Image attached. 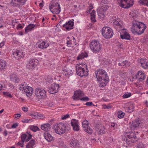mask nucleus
Segmentation results:
<instances>
[{
	"label": "nucleus",
	"instance_id": "2f4dec72",
	"mask_svg": "<svg viewBox=\"0 0 148 148\" xmlns=\"http://www.w3.org/2000/svg\"><path fill=\"white\" fill-rule=\"evenodd\" d=\"M7 65V64L5 61L0 59V70L5 69Z\"/></svg>",
	"mask_w": 148,
	"mask_h": 148
},
{
	"label": "nucleus",
	"instance_id": "ea45409f",
	"mask_svg": "<svg viewBox=\"0 0 148 148\" xmlns=\"http://www.w3.org/2000/svg\"><path fill=\"white\" fill-rule=\"evenodd\" d=\"M70 144L73 147L76 146L78 144L77 141L74 138L71 140Z\"/></svg>",
	"mask_w": 148,
	"mask_h": 148
},
{
	"label": "nucleus",
	"instance_id": "a878e982",
	"mask_svg": "<svg viewBox=\"0 0 148 148\" xmlns=\"http://www.w3.org/2000/svg\"><path fill=\"white\" fill-rule=\"evenodd\" d=\"M51 128V125L50 124L46 123L41 126V129L45 131H49Z\"/></svg>",
	"mask_w": 148,
	"mask_h": 148
},
{
	"label": "nucleus",
	"instance_id": "473e14b6",
	"mask_svg": "<svg viewBox=\"0 0 148 148\" xmlns=\"http://www.w3.org/2000/svg\"><path fill=\"white\" fill-rule=\"evenodd\" d=\"M66 44L69 47H74L77 45L76 42L72 41V40H67Z\"/></svg>",
	"mask_w": 148,
	"mask_h": 148
},
{
	"label": "nucleus",
	"instance_id": "f3484780",
	"mask_svg": "<svg viewBox=\"0 0 148 148\" xmlns=\"http://www.w3.org/2000/svg\"><path fill=\"white\" fill-rule=\"evenodd\" d=\"M71 124L74 130L78 131L79 130L78 121L75 119H73L71 121Z\"/></svg>",
	"mask_w": 148,
	"mask_h": 148
},
{
	"label": "nucleus",
	"instance_id": "680f3d73",
	"mask_svg": "<svg viewBox=\"0 0 148 148\" xmlns=\"http://www.w3.org/2000/svg\"><path fill=\"white\" fill-rule=\"evenodd\" d=\"M18 126V124L17 123H14L13 124L12 126L11 127L12 128H16Z\"/></svg>",
	"mask_w": 148,
	"mask_h": 148
},
{
	"label": "nucleus",
	"instance_id": "603ef678",
	"mask_svg": "<svg viewBox=\"0 0 148 148\" xmlns=\"http://www.w3.org/2000/svg\"><path fill=\"white\" fill-rule=\"evenodd\" d=\"M45 103L47 105V106L50 107H51L53 105L49 101H46Z\"/></svg>",
	"mask_w": 148,
	"mask_h": 148
},
{
	"label": "nucleus",
	"instance_id": "bf43d9fd",
	"mask_svg": "<svg viewBox=\"0 0 148 148\" xmlns=\"http://www.w3.org/2000/svg\"><path fill=\"white\" fill-rule=\"evenodd\" d=\"M24 26V25H23V26H22L21 25V24H19L17 26V29H18L19 28L22 29L23 28Z\"/></svg>",
	"mask_w": 148,
	"mask_h": 148
},
{
	"label": "nucleus",
	"instance_id": "58836bf2",
	"mask_svg": "<svg viewBox=\"0 0 148 148\" xmlns=\"http://www.w3.org/2000/svg\"><path fill=\"white\" fill-rule=\"evenodd\" d=\"M97 131L98 132V133L99 134L103 133L104 132V128L101 125L98 128Z\"/></svg>",
	"mask_w": 148,
	"mask_h": 148
},
{
	"label": "nucleus",
	"instance_id": "2eb2a0df",
	"mask_svg": "<svg viewBox=\"0 0 148 148\" xmlns=\"http://www.w3.org/2000/svg\"><path fill=\"white\" fill-rule=\"evenodd\" d=\"M82 126L85 131L89 134H91L92 132V130L88 126V121L85 120L82 122Z\"/></svg>",
	"mask_w": 148,
	"mask_h": 148
},
{
	"label": "nucleus",
	"instance_id": "e2e57ef3",
	"mask_svg": "<svg viewBox=\"0 0 148 148\" xmlns=\"http://www.w3.org/2000/svg\"><path fill=\"white\" fill-rule=\"evenodd\" d=\"M69 115L68 114H66L65 115H64L63 117H62V119H66L68 118L69 117Z\"/></svg>",
	"mask_w": 148,
	"mask_h": 148
},
{
	"label": "nucleus",
	"instance_id": "a18cd8bd",
	"mask_svg": "<svg viewBox=\"0 0 148 148\" xmlns=\"http://www.w3.org/2000/svg\"><path fill=\"white\" fill-rule=\"evenodd\" d=\"M127 110L128 112L131 113L133 111L134 108L132 106H131L129 107H127Z\"/></svg>",
	"mask_w": 148,
	"mask_h": 148
},
{
	"label": "nucleus",
	"instance_id": "4be33fe9",
	"mask_svg": "<svg viewBox=\"0 0 148 148\" xmlns=\"http://www.w3.org/2000/svg\"><path fill=\"white\" fill-rule=\"evenodd\" d=\"M135 77L136 78L138 79L139 81H142L145 79V75L142 71H139L138 74L135 75Z\"/></svg>",
	"mask_w": 148,
	"mask_h": 148
},
{
	"label": "nucleus",
	"instance_id": "a211bd4d",
	"mask_svg": "<svg viewBox=\"0 0 148 148\" xmlns=\"http://www.w3.org/2000/svg\"><path fill=\"white\" fill-rule=\"evenodd\" d=\"M13 56L17 60H19L20 58H23L24 56V54L18 50L13 52L12 53Z\"/></svg>",
	"mask_w": 148,
	"mask_h": 148
},
{
	"label": "nucleus",
	"instance_id": "c9c22d12",
	"mask_svg": "<svg viewBox=\"0 0 148 148\" xmlns=\"http://www.w3.org/2000/svg\"><path fill=\"white\" fill-rule=\"evenodd\" d=\"M130 127L132 130H134L138 127L139 125L136 123L132 121L130 123Z\"/></svg>",
	"mask_w": 148,
	"mask_h": 148
},
{
	"label": "nucleus",
	"instance_id": "9d476101",
	"mask_svg": "<svg viewBox=\"0 0 148 148\" xmlns=\"http://www.w3.org/2000/svg\"><path fill=\"white\" fill-rule=\"evenodd\" d=\"M49 9L53 13L58 14L60 11V5L58 2L53 3L49 6Z\"/></svg>",
	"mask_w": 148,
	"mask_h": 148
},
{
	"label": "nucleus",
	"instance_id": "5701e85b",
	"mask_svg": "<svg viewBox=\"0 0 148 148\" xmlns=\"http://www.w3.org/2000/svg\"><path fill=\"white\" fill-rule=\"evenodd\" d=\"M44 136L45 139L48 142H51L53 140L52 136L48 132H45L44 134Z\"/></svg>",
	"mask_w": 148,
	"mask_h": 148
},
{
	"label": "nucleus",
	"instance_id": "052dcab7",
	"mask_svg": "<svg viewBox=\"0 0 148 148\" xmlns=\"http://www.w3.org/2000/svg\"><path fill=\"white\" fill-rule=\"evenodd\" d=\"M24 121H23V122L24 123H27L29 122V121H32V119H24Z\"/></svg>",
	"mask_w": 148,
	"mask_h": 148
},
{
	"label": "nucleus",
	"instance_id": "ddd939ff",
	"mask_svg": "<svg viewBox=\"0 0 148 148\" xmlns=\"http://www.w3.org/2000/svg\"><path fill=\"white\" fill-rule=\"evenodd\" d=\"M26 1V0H12L11 5L13 7L20 8L24 5Z\"/></svg>",
	"mask_w": 148,
	"mask_h": 148
},
{
	"label": "nucleus",
	"instance_id": "39448f33",
	"mask_svg": "<svg viewBox=\"0 0 148 148\" xmlns=\"http://www.w3.org/2000/svg\"><path fill=\"white\" fill-rule=\"evenodd\" d=\"M125 136L126 138L125 139V141L128 144L134 143L136 141V134L132 132L126 133Z\"/></svg>",
	"mask_w": 148,
	"mask_h": 148
},
{
	"label": "nucleus",
	"instance_id": "412c9836",
	"mask_svg": "<svg viewBox=\"0 0 148 148\" xmlns=\"http://www.w3.org/2000/svg\"><path fill=\"white\" fill-rule=\"evenodd\" d=\"M84 95L82 92L80 90H76L75 92L73 99L74 100L80 99H81L80 97L83 96Z\"/></svg>",
	"mask_w": 148,
	"mask_h": 148
},
{
	"label": "nucleus",
	"instance_id": "de8ad7c7",
	"mask_svg": "<svg viewBox=\"0 0 148 148\" xmlns=\"http://www.w3.org/2000/svg\"><path fill=\"white\" fill-rule=\"evenodd\" d=\"M108 8V5H106L102 6L101 8H100V9H102L103 11L105 12L106 11Z\"/></svg>",
	"mask_w": 148,
	"mask_h": 148
},
{
	"label": "nucleus",
	"instance_id": "0eeeda50",
	"mask_svg": "<svg viewBox=\"0 0 148 148\" xmlns=\"http://www.w3.org/2000/svg\"><path fill=\"white\" fill-rule=\"evenodd\" d=\"M102 34L106 39L111 38L113 35V32L111 28L108 27H104L102 30Z\"/></svg>",
	"mask_w": 148,
	"mask_h": 148
},
{
	"label": "nucleus",
	"instance_id": "6e6d98bb",
	"mask_svg": "<svg viewBox=\"0 0 148 148\" xmlns=\"http://www.w3.org/2000/svg\"><path fill=\"white\" fill-rule=\"evenodd\" d=\"M80 99L82 101H88L89 100V99L87 97H85L81 99Z\"/></svg>",
	"mask_w": 148,
	"mask_h": 148
},
{
	"label": "nucleus",
	"instance_id": "f257e3e1",
	"mask_svg": "<svg viewBox=\"0 0 148 148\" xmlns=\"http://www.w3.org/2000/svg\"><path fill=\"white\" fill-rule=\"evenodd\" d=\"M134 14L132 16L134 21H132V26L131 31L133 33L140 35L143 33L146 29V26L143 23L139 22L136 19V16Z\"/></svg>",
	"mask_w": 148,
	"mask_h": 148
},
{
	"label": "nucleus",
	"instance_id": "3c124183",
	"mask_svg": "<svg viewBox=\"0 0 148 148\" xmlns=\"http://www.w3.org/2000/svg\"><path fill=\"white\" fill-rule=\"evenodd\" d=\"M137 148H145V146L141 143H138L137 145Z\"/></svg>",
	"mask_w": 148,
	"mask_h": 148
},
{
	"label": "nucleus",
	"instance_id": "dca6fc26",
	"mask_svg": "<svg viewBox=\"0 0 148 148\" xmlns=\"http://www.w3.org/2000/svg\"><path fill=\"white\" fill-rule=\"evenodd\" d=\"M120 37L122 39L130 40V36L129 34L124 29H123L122 33H121Z\"/></svg>",
	"mask_w": 148,
	"mask_h": 148
},
{
	"label": "nucleus",
	"instance_id": "9b49d317",
	"mask_svg": "<svg viewBox=\"0 0 148 148\" xmlns=\"http://www.w3.org/2000/svg\"><path fill=\"white\" fill-rule=\"evenodd\" d=\"M133 4V1L132 0H121V2L119 3V5L124 8H128Z\"/></svg>",
	"mask_w": 148,
	"mask_h": 148
},
{
	"label": "nucleus",
	"instance_id": "bb28decb",
	"mask_svg": "<svg viewBox=\"0 0 148 148\" xmlns=\"http://www.w3.org/2000/svg\"><path fill=\"white\" fill-rule=\"evenodd\" d=\"M10 80L14 82L18 83L19 81V79L16 75L14 74H12L10 76Z\"/></svg>",
	"mask_w": 148,
	"mask_h": 148
},
{
	"label": "nucleus",
	"instance_id": "20e7f679",
	"mask_svg": "<svg viewBox=\"0 0 148 148\" xmlns=\"http://www.w3.org/2000/svg\"><path fill=\"white\" fill-rule=\"evenodd\" d=\"M53 129L55 132L59 134L64 133L66 130V127L63 123H60L54 125Z\"/></svg>",
	"mask_w": 148,
	"mask_h": 148
},
{
	"label": "nucleus",
	"instance_id": "79ce46f5",
	"mask_svg": "<svg viewBox=\"0 0 148 148\" xmlns=\"http://www.w3.org/2000/svg\"><path fill=\"white\" fill-rule=\"evenodd\" d=\"M138 3L141 4H144L148 6V0H139Z\"/></svg>",
	"mask_w": 148,
	"mask_h": 148
},
{
	"label": "nucleus",
	"instance_id": "c03bdc74",
	"mask_svg": "<svg viewBox=\"0 0 148 148\" xmlns=\"http://www.w3.org/2000/svg\"><path fill=\"white\" fill-rule=\"evenodd\" d=\"M30 129L33 131V132H35L37 130H39V129L37 126H31L30 127Z\"/></svg>",
	"mask_w": 148,
	"mask_h": 148
},
{
	"label": "nucleus",
	"instance_id": "f704fd0d",
	"mask_svg": "<svg viewBox=\"0 0 148 148\" xmlns=\"http://www.w3.org/2000/svg\"><path fill=\"white\" fill-rule=\"evenodd\" d=\"M34 116V119H44L45 118V116L43 114L38 113H35Z\"/></svg>",
	"mask_w": 148,
	"mask_h": 148
},
{
	"label": "nucleus",
	"instance_id": "49530a36",
	"mask_svg": "<svg viewBox=\"0 0 148 148\" xmlns=\"http://www.w3.org/2000/svg\"><path fill=\"white\" fill-rule=\"evenodd\" d=\"M3 94L5 97H8L10 98H11L12 97L11 94L9 92H3Z\"/></svg>",
	"mask_w": 148,
	"mask_h": 148
},
{
	"label": "nucleus",
	"instance_id": "4c0bfd02",
	"mask_svg": "<svg viewBox=\"0 0 148 148\" xmlns=\"http://www.w3.org/2000/svg\"><path fill=\"white\" fill-rule=\"evenodd\" d=\"M63 72L65 73V75H66V74L69 75H71L73 73L72 70L66 69L63 71Z\"/></svg>",
	"mask_w": 148,
	"mask_h": 148
},
{
	"label": "nucleus",
	"instance_id": "4d7b16f0",
	"mask_svg": "<svg viewBox=\"0 0 148 148\" xmlns=\"http://www.w3.org/2000/svg\"><path fill=\"white\" fill-rule=\"evenodd\" d=\"M97 13H98V12L99 11L101 13H105L103 11L102 9H100V8H99L97 9Z\"/></svg>",
	"mask_w": 148,
	"mask_h": 148
},
{
	"label": "nucleus",
	"instance_id": "7ed1b4c3",
	"mask_svg": "<svg viewBox=\"0 0 148 148\" xmlns=\"http://www.w3.org/2000/svg\"><path fill=\"white\" fill-rule=\"evenodd\" d=\"M90 46L92 51L95 53L99 52L102 47V45L98 41L96 40H92L91 42Z\"/></svg>",
	"mask_w": 148,
	"mask_h": 148
},
{
	"label": "nucleus",
	"instance_id": "a19ab883",
	"mask_svg": "<svg viewBox=\"0 0 148 148\" xmlns=\"http://www.w3.org/2000/svg\"><path fill=\"white\" fill-rule=\"evenodd\" d=\"M122 65L125 67L129 66L130 64V62L127 60L123 61L122 62Z\"/></svg>",
	"mask_w": 148,
	"mask_h": 148
},
{
	"label": "nucleus",
	"instance_id": "864d4df0",
	"mask_svg": "<svg viewBox=\"0 0 148 148\" xmlns=\"http://www.w3.org/2000/svg\"><path fill=\"white\" fill-rule=\"evenodd\" d=\"M134 122H135L136 123L138 124V125H139V124L141 123V121H140L139 119H136V120L134 121Z\"/></svg>",
	"mask_w": 148,
	"mask_h": 148
},
{
	"label": "nucleus",
	"instance_id": "8fccbe9b",
	"mask_svg": "<svg viewBox=\"0 0 148 148\" xmlns=\"http://www.w3.org/2000/svg\"><path fill=\"white\" fill-rule=\"evenodd\" d=\"M131 95V93H130L127 92L123 95L122 97L124 98H126L130 97Z\"/></svg>",
	"mask_w": 148,
	"mask_h": 148
},
{
	"label": "nucleus",
	"instance_id": "7c9ffc66",
	"mask_svg": "<svg viewBox=\"0 0 148 148\" xmlns=\"http://www.w3.org/2000/svg\"><path fill=\"white\" fill-rule=\"evenodd\" d=\"M88 56V54L86 53H82L77 57V60H80L84 58L87 57Z\"/></svg>",
	"mask_w": 148,
	"mask_h": 148
},
{
	"label": "nucleus",
	"instance_id": "cd10ccee",
	"mask_svg": "<svg viewBox=\"0 0 148 148\" xmlns=\"http://www.w3.org/2000/svg\"><path fill=\"white\" fill-rule=\"evenodd\" d=\"M49 46V45L47 42L43 41L38 45V47L41 49L46 48Z\"/></svg>",
	"mask_w": 148,
	"mask_h": 148
},
{
	"label": "nucleus",
	"instance_id": "09e8293b",
	"mask_svg": "<svg viewBox=\"0 0 148 148\" xmlns=\"http://www.w3.org/2000/svg\"><path fill=\"white\" fill-rule=\"evenodd\" d=\"M98 14L99 18L101 19H103L105 17L104 13H101L99 11L98 12Z\"/></svg>",
	"mask_w": 148,
	"mask_h": 148
},
{
	"label": "nucleus",
	"instance_id": "b1692460",
	"mask_svg": "<svg viewBox=\"0 0 148 148\" xmlns=\"http://www.w3.org/2000/svg\"><path fill=\"white\" fill-rule=\"evenodd\" d=\"M92 8H91L89 10H88V12L90 13V18L92 22L94 23L96 21V20L95 19V11L94 10H93L91 12H90L91 9Z\"/></svg>",
	"mask_w": 148,
	"mask_h": 148
},
{
	"label": "nucleus",
	"instance_id": "0e129e2a",
	"mask_svg": "<svg viewBox=\"0 0 148 148\" xmlns=\"http://www.w3.org/2000/svg\"><path fill=\"white\" fill-rule=\"evenodd\" d=\"M22 110L25 112H27L28 111V108L26 107H23L22 108Z\"/></svg>",
	"mask_w": 148,
	"mask_h": 148
},
{
	"label": "nucleus",
	"instance_id": "13d9d810",
	"mask_svg": "<svg viewBox=\"0 0 148 148\" xmlns=\"http://www.w3.org/2000/svg\"><path fill=\"white\" fill-rule=\"evenodd\" d=\"M21 115L20 114H15L14 115V117L16 119H18L21 116Z\"/></svg>",
	"mask_w": 148,
	"mask_h": 148
},
{
	"label": "nucleus",
	"instance_id": "393cba45",
	"mask_svg": "<svg viewBox=\"0 0 148 148\" xmlns=\"http://www.w3.org/2000/svg\"><path fill=\"white\" fill-rule=\"evenodd\" d=\"M140 63L143 68L145 69L148 67V61L147 60L141 59L140 60Z\"/></svg>",
	"mask_w": 148,
	"mask_h": 148
},
{
	"label": "nucleus",
	"instance_id": "aec40b11",
	"mask_svg": "<svg viewBox=\"0 0 148 148\" xmlns=\"http://www.w3.org/2000/svg\"><path fill=\"white\" fill-rule=\"evenodd\" d=\"M28 135H27L25 134H22L21 136V140L23 141V142H24L25 141L27 142L31 138L32 135L29 132H27Z\"/></svg>",
	"mask_w": 148,
	"mask_h": 148
},
{
	"label": "nucleus",
	"instance_id": "e433bc0d",
	"mask_svg": "<svg viewBox=\"0 0 148 148\" xmlns=\"http://www.w3.org/2000/svg\"><path fill=\"white\" fill-rule=\"evenodd\" d=\"M121 23V22H119L118 20H116L113 22V24L115 27L116 26L118 28H121L122 27Z\"/></svg>",
	"mask_w": 148,
	"mask_h": 148
},
{
	"label": "nucleus",
	"instance_id": "37998d69",
	"mask_svg": "<svg viewBox=\"0 0 148 148\" xmlns=\"http://www.w3.org/2000/svg\"><path fill=\"white\" fill-rule=\"evenodd\" d=\"M125 113L124 112H122L121 111H119L118 112L117 117L119 118H123Z\"/></svg>",
	"mask_w": 148,
	"mask_h": 148
},
{
	"label": "nucleus",
	"instance_id": "72a5a7b5",
	"mask_svg": "<svg viewBox=\"0 0 148 148\" xmlns=\"http://www.w3.org/2000/svg\"><path fill=\"white\" fill-rule=\"evenodd\" d=\"M109 78H106L103 79L102 80L99 81L101 82V83L100 84V86L101 87L105 86L107 83L108 82Z\"/></svg>",
	"mask_w": 148,
	"mask_h": 148
},
{
	"label": "nucleus",
	"instance_id": "c85d7f7f",
	"mask_svg": "<svg viewBox=\"0 0 148 148\" xmlns=\"http://www.w3.org/2000/svg\"><path fill=\"white\" fill-rule=\"evenodd\" d=\"M35 27V25L34 24H29L25 27V32L27 33L31 31Z\"/></svg>",
	"mask_w": 148,
	"mask_h": 148
},
{
	"label": "nucleus",
	"instance_id": "423d86ee",
	"mask_svg": "<svg viewBox=\"0 0 148 148\" xmlns=\"http://www.w3.org/2000/svg\"><path fill=\"white\" fill-rule=\"evenodd\" d=\"M95 73L97 79L99 81H101L103 79L108 78L107 73L102 69H100L96 71Z\"/></svg>",
	"mask_w": 148,
	"mask_h": 148
},
{
	"label": "nucleus",
	"instance_id": "774afa93",
	"mask_svg": "<svg viewBox=\"0 0 148 148\" xmlns=\"http://www.w3.org/2000/svg\"><path fill=\"white\" fill-rule=\"evenodd\" d=\"M3 134L5 136H7V132L6 130H5L3 133Z\"/></svg>",
	"mask_w": 148,
	"mask_h": 148
},
{
	"label": "nucleus",
	"instance_id": "5fc2aeb1",
	"mask_svg": "<svg viewBox=\"0 0 148 148\" xmlns=\"http://www.w3.org/2000/svg\"><path fill=\"white\" fill-rule=\"evenodd\" d=\"M24 142H23V141L21 142L19 141L17 143V145L21 147H23Z\"/></svg>",
	"mask_w": 148,
	"mask_h": 148
},
{
	"label": "nucleus",
	"instance_id": "c756f323",
	"mask_svg": "<svg viewBox=\"0 0 148 148\" xmlns=\"http://www.w3.org/2000/svg\"><path fill=\"white\" fill-rule=\"evenodd\" d=\"M35 142L34 140H31L26 145V148H33V146L35 144Z\"/></svg>",
	"mask_w": 148,
	"mask_h": 148
},
{
	"label": "nucleus",
	"instance_id": "4468645a",
	"mask_svg": "<svg viewBox=\"0 0 148 148\" xmlns=\"http://www.w3.org/2000/svg\"><path fill=\"white\" fill-rule=\"evenodd\" d=\"M59 88V86L58 84L54 83L48 88V91L51 94H54L58 92Z\"/></svg>",
	"mask_w": 148,
	"mask_h": 148
},
{
	"label": "nucleus",
	"instance_id": "f8f14e48",
	"mask_svg": "<svg viewBox=\"0 0 148 148\" xmlns=\"http://www.w3.org/2000/svg\"><path fill=\"white\" fill-rule=\"evenodd\" d=\"M38 61L36 59H32L29 60L26 65V67L29 69H34L36 66Z\"/></svg>",
	"mask_w": 148,
	"mask_h": 148
},
{
	"label": "nucleus",
	"instance_id": "338daca9",
	"mask_svg": "<svg viewBox=\"0 0 148 148\" xmlns=\"http://www.w3.org/2000/svg\"><path fill=\"white\" fill-rule=\"evenodd\" d=\"M4 45V42H2L0 43V48L2 47Z\"/></svg>",
	"mask_w": 148,
	"mask_h": 148
},
{
	"label": "nucleus",
	"instance_id": "f03ea898",
	"mask_svg": "<svg viewBox=\"0 0 148 148\" xmlns=\"http://www.w3.org/2000/svg\"><path fill=\"white\" fill-rule=\"evenodd\" d=\"M77 64L76 66V70L77 74L81 76H86L88 75V70L86 64Z\"/></svg>",
	"mask_w": 148,
	"mask_h": 148
},
{
	"label": "nucleus",
	"instance_id": "69168bd1",
	"mask_svg": "<svg viewBox=\"0 0 148 148\" xmlns=\"http://www.w3.org/2000/svg\"><path fill=\"white\" fill-rule=\"evenodd\" d=\"M92 105V103L91 102H88L86 103V105L87 106H90Z\"/></svg>",
	"mask_w": 148,
	"mask_h": 148
},
{
	"label": "nucleus",
	"instance_id": "6e6552de",
	"mask_svg": "<svg viewBox=\"0 0 148 148\" xmlns=\"http://www.w3.org/2000/svg\"><path fill=\"white\" fill-rule=\"evenodd\" d=\"M35 95L38 99H44L47 97L45 90L42 88H36L35 91Z\"/></svg>",
	"mask_w": 148,
	"mask_h": 148
},
{
	"label": "nucleus",
	"instance_id": "1a4fd4ad",
	"mask_svg": "<svg viewBox=\"0 0 148 148\" xmlns=\"http://www.w3.org/2000/svg\"><path fill=\"white\" fill-rule=\"evenodd\" d=\"M22 86L19 87V89L25 93L27 97H29L32 95V88L29 86H24V85H21Z\"/></svg>",
	"mask_w": 148,
	"mask_h": 148
},
{
	"label": "nucleus",
	"instance_id": "6ab92c4d",
	"mask_svg": "<svg viewBox=\"0 0 148 148\" xmlns=\"http://www.w3.org/2000/svg\"><path fill=\"white\" fill-rule=\"evenodd\" d=\"M74 22L73 21H70L65 23L63 25L64 27L67 30H70L73 28Z\"/></svg>",
	"mask_w": 148,
	"mask_h": 148
}]
</instances>
